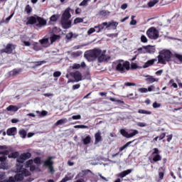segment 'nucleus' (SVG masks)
<instances>
[{
	"label": "nucleus",
	"mask_w": 182,
	"mask_h": 182,
	"mask_svg": "<svg viewBox=\"0 0 182 182\" xmlns=\"http://www.w3.org/2000/svg\"><path fill=\"white\" fill-rule=\"evenodd\" d=\"M70 12L73 13L75 11L68 7L62 14L60 23L63 29H69V28L72 27V21L69 20L70 18H72V14H70Z\"/></svg>",
	"instance_id": "obj_1"
},
{
	"label": "nucleus",
	"mask_w": 182,
	"mask_h": 182,
	"mask_svg": "<svg viewBox=\"0 0 182 182\" xmlns=\"http://www.w3.org/2000/svg\"><path fill=\"white\" fill-rule=\"evenodd\" d=\"M114 70L118 73H126L128 70H130V62L124 60H117L114 62Z\"/></svg>",
	"instance_id": "obj_2"
},
{
	"label": "nucleus",
	"mask_w": 182,
	"mask_h": 182,
	"mask_svg": "<svg viewBox=\"0 0 182 182\" xmlns=\"http://www.w3.org/2000/svg\"><path fill=\"white\" fill-rule=\"evenodd\" d=\"M172 55L170 50L160 51L159 55L157 56L158 63L166 65V62H171Z\"/></svg>",
	"instance_id": "obj_3"
},
{
	"label": "nucleus",
	"mask_w": 182,
	"mask_h": 182,
	"mask_svg": "<svg viewBox=\"0 0 182 182\" xmlns=\"http://www.w3.org/2000/svg\"><path fill=\"white\" fill-rule=\"evenodd\" d=\"M102 53V50L98 48H94L92 50H90L85 51L84 53V58L88 60V62H93V60H96L97 57Z\"/></svg>",
	"instance_id": "obj_4"
},
{
	"label": "nucleus",
	"mask_w": 182,
	"mask_h": 182,
	"mask_svg": "<svg viewBox=\"0 0 182 182\" xmlns=\"http://www.w3.org/2000/svg\"><path fill=\"white\" fill-rule=\"evenodd\" d=\"M29 176H31V172L21 166L20 168H17V173L14 176V178L17 182H21L23 181L24 177H29Z\"/></svg>",
	"instance_id": "obj_5"
},
{
	"label": "nucleus",
	"mask_w": 182,
	"mask_h": 182,
	"mask_svg": "<svg viewBox=\"0 0 182 182\" xmlns=\"http://www.w3.org/2000/svg\"><path fill=\"white\" fill-rule=\"evenodd\" d=\"M146 35L149 39H153L154 41H156L159 39L160 37V33L159 32V30L156 28V27H151L146 31Z\"/></svg>",
	"instance_id": "obj_6"
},
{
	"label": "nucleus",
	"mask_w": 182,
	"mask_h": 182,
	"mask_svg": "<svg viewBox=\"0 0 182 182\" xmlns=\"http://www.w3.org/2000/svg\"><path fill=\"white\" fill-rule=\"evenodd\" d=\"M154 151L152 152L151 157H149V161L151 164L157 163V161H161L162 157L160 156V150L159 148H154Z\"/></svg>",
	"instance_id": "obj_7"
},
{
	"label": "nucleus",
	"mask_w": 182,
	"mask_h": 182,
	"mask_svg": "<svg viewBox=\"0 0 182 182\" xmlns=\"http://www.w3.org/2000/svg\"><path fill=\"white\" fill-rule=\"evenodd\" d=\"M53 156H48L46 161H43V167H48L50 174L55 173V168H53L54 162Z\"/></svg>",
	"instance_id": "obj_8"
},
{
	"label": "nucleus",
	"mask_w": 182,
	"mask_h": 182,
	"mask_svg": "<svg viewBox=\"0 0 182 182\" xmlns=\"http://www.w3.org/2000/svg\"><path fill=\"white\" fill-rule=\"evenodd\" d=\"M132 132H133L129 134L126 129H120V134H122L123 137H126V139H132V137H134L136 134H139V131L137 129H133Z\"/></svg>",
	"instance_id": "obj_9"
},
{
	"label": "nucleus",
	"mask_w": 182,
	"mask_h": 182,
	"mask_svg": "<svg viewBox=\"0 0 182 182\" xmlns=\"http://www.w3.org/2000/svg\"><path fill=\"white\" fill-rule=\"evenodd\" d=\"M16 48V46L12 43H8L5 48L0 50L1 53H6L7 55H11L14 52V49Z\"/></svg>",
	"instance_id": "obj_10"
},
{
	"label": "nucleus",
	"mask_w": 182,
	"mask_h": 182,
	"mask_svg": "<svg viewBox=\"0 0 182 182\" xmlns=\"http://www.w3.org/2000/svg\"><path fill=\"white\" fill-rule=\"evenodd\" d=\"M31 157H32V154H31L30 152L23 153L17 158L16 161L17 163L23 164L25 162L26 160H29Z\"/></svg>",
	"instance_id": "obj_11"
},
{
	"label": "nucleus",
	"mask_w": 182,
	"mask_h": 182,
	"mask_svg": "<svg viewBox=\"0 0 182 182\" xmlns=\"http://www.w3.org/2000/svg\"><path fill=\"white\" fill-rule=\"evenodd\" d=\"M70 75L75 79V80H73L72 82H80V80H85V78H83V80L82 79V73L79 71L70 73Z\"/></svg>",
	"instance_id": "obj_12"
},
{
	"label": "nucleus",
	"mask_w": 182,
	"mask_h": 182,
	"mask_svg": "<svg viewBox=\"0 0 182 182\" xmlns=\"http://www.w3.org/2000/svg\"><path fill=\"white\" fill-rule=\"evenodd\" d=\"M143 48L146 51L142 52V53H156V47L154 46H143Z\"/></svg>",
	"instance_id": "obj_13"
},
{
	"label": "nucleus",
	"mask_w": 182,
	"mask_h": 182,
	"mask_svg": "<svg viewBox=\"0 0 182 182\" xmlns=\"http://www.w3.org/2000/svg\"><path fill=\"white\" fill-rule=\"evenodd\" d=\"M88 173H90V170L89 169L82 171L77 173L76 178H80V180L85 181V178H86V176H87Z\"/></svg>",
	"instance_id": "obj_14"
},
{
	"label": "nucleus",
	"mask_w": 182,
	"mask_h": 182,
	"mask_svg": "<svg viewBox=\"0 0 182 182\" xmlns=\"http://www.w3.org/2000/svg\"><path fill=\"white\" fill-rule=\"evenodd\" d=\"M38 16H31L27 17V21L26 22V25H35L37 23Z\"/></svg>",
	"instance_id": "obj_15"
},
{
	"label": "nucleus",
	"mask_w": 182,
	"mask_h": 182,
	"mask_svg": "<svg viewBox=\"0 0 182 182\" xmlns=\"http://www.w3.org/2000/svg\"><path fill=\"white\" fill-rule=\"evenodd\" d=\"M37 22H38V23L36 24L37 28H42V26H46L47 23L46 20L39 16H37Z\"/></svg>",
	"instance_id": "obj_16"
},
{
	"label": "nucleus",
	"mask_w": 182,
	"mask_h": 182,
	"mask_svg": "<svg viewBox=\"0 0 182 182\" xmlns=\"http://www.w3.org/2000/svg\"><path fill=\"white\" fill-rule=\"evenodd\" d=\"M70 68V69H73V70L80 69V68H82L83 69L84 68H86V63L85 62H82L80 64L74 63Z\"/></svg>",
	"instance_id": "obj_17"
},
{
	"label": "nucleus",
	"mask_w": 182,
	"mask_h": 182,
	"mask_svg": "<svg viewBox=\"0 0 182 182\" xmlns=\"http://www.w3.org/2000/svg\"><path fill=\"white\" fill-rule=\"evenodd\" d=\"M154 62H157V58L149 60L147 62H146L143 65L144 69H147V68H149V66H153V65H154Z\"/></svg>",
	"instance_id": "obj_18"
},
{
	"label": "nucleus",
	"mask_w": 182,
	"mask_h": 182,
	"mask_svg": "<svg viewBox=\"0 0 182 182\" xmlns=\"http://www.w3.org/2000/svg\"><path fill=\"white\" fill-rule=\"evenodd\" d=\"M119 26V23L117 21H112L107 23L106 29H109V28H112V29H117V26Z\"/></svg>",
	"instance_id": "obj_19"
},
{
	"label": "nucleus",
	"mask_w": 182,
	"mask_h": 182,
	"mask_svg": "<svg viewBox=\"0 0 182 182\" xmlns=\"http://www.w3.org/2000/svg\"><path fill=\"white\" fill-rule=\"evenodd\" d=\"M95 144H98L100 143V141H102L103 138H102V133L100 132H97V133L95 134Z\"/></svg>",
	"instance_id": "obj_20"
},
{
	"label": "nucleus",
	"mask_w": 182,
	"mask_h": 182,
	"mask_svg": "<svg viewBox=\"0 0 182 182\" xmlns=\"http://www.w3.org/2000/svg\"><path fill=\"white\" fill-rule=\"evenodd\" d=\"M16 127H15L9 128L6 131L7 136H15V134H16Z\"/></svg>",
	"instance_id": "obj_21"
},
{
	"label": "nucleus",
	"mask_w": 182,
	"mask_h": 182,
	"mask_svg": "<svg viewBox=\"0 0 182 182\" xmlns=\"http://www.w3.org/2000/svg\"><path fill=\"white\" fill-rule=\"evenodd\" d=\"M22 68H14L13 70L10 71V76H16V75H19V73H22Z\"/></svg>",
	"instance_id": "obj_22"
},
{
	"label": "nucleus",
	"mask_w": 182,
	"mask_h": 182,
	"mask_svg": "<svg viewBox=\"0 0 182 182\" xmlns=\"http://www.w3.org/2000/svg\"><path fill=\"white\" fill-rule=\"evenodd\" d=\"M98 59V62L102 63V62H106L108 59H110V58L107 57L106 55L102 53L100 54V55L97 58Z\"/></svg>",
	"instance_id": "obj_23"
},
{
	"label": "nucleus",
	"mask_w": 182,
	"mask_h": 182,
	"mask_svg": "<svg viewBox=\"0 0 182 182\" xmlns=\"http://www.w3.org/2000/svg\"><path fill=\"white\" fill-rule=\"evenodd\" d=\"M146 82H147V83H149V84L154 83V82H159V79L154 78V77L151 75H147L146 78Z\"/></svg>",
	"instance_id": "obj_24"
},
{
	"label": "nucleus",
	"mask_w": 182,
	"mask_h": 182,
	"mask_svg": "<svg viewBox=\"0 0 182 182\" xmlns=\"http://www.w3.org/2000/svg\"><path fill=\"white\" fill-rule=\"evenodd\" d=\"M6 110L8 112H18V110H19V108L16 107V105H9L6 108Z\"/></svg>",
	"instance_id": "obj_25"
},
{
	"label": "nucleus",
	"mask_w": 182,
	"mask_h": 182,
	"mask_svg": "<svg viewBox=\"0 0 182 182\" xmlns=\"http://www.w3.org/2000/svg\"><path fill=\"white\" fill-rule=\"evenodd\" d=\"M58 39H60V36L53 34L50 37V43H53V42H56V41H58Z\"/></svg>",
	"instance_id": "obj_26"
},
{
	"label": "nucleus",
	"mask_w": 182,
	"mask_h": 182,
	"mask_svg": "<svg viewBox=\"0 0 182 182\" xmlns=\"http://www.w3.org/2000/svg\"><path fill=\"white\" fill-rule=\"evenodd\" d=\"M65 123H68V119L63 118L57 121L55 124V126H60V124H65Z\"/></svg>",
	"instance_id": "obj_27"
},
{
	"label": "nucleus",
	"mask_w": 182,
	"mask_h": 182,
	"mask_svg": "<svg viewBox=\"0 0 182 182\" xmlns=\"http://www.w3.org/2000/svg\"><path fill=\"white\" fill-rule=\"evenodd\" d=\"M83 144L87 146V144H90V142L92 141V137L90 135L87 136L83 140Z\"/></svg>",
	"instance_id": "obj_28"
},
{
	"label": "nucleus",
	"mask_w": 182,
	"mask_h": 182,
	"mask_svg": "<svg viewBox=\"0 0 182 182\" xmlns=\"http://www.w3.org/2000/svg\"><path fill=\"white\" fill-rule=\"evenodd\" d=\"M133 141H134V140L129 141L127 142L124 146H121L119 149V152L123 151V150H124V149H127V147H129L132 144V143H133Z\"/></svg>",
	"instance_id": "obj_29"
},
{
	"label": "nucleus",
	"mask_w": 182,
	"mask_h": 182,
	"mask_svg": "<svg viewBox=\"0 0 182 182\" xmlns=\"http://www.w3.org/2000/svg\"><path fill=\"white\" fill-rule=\"evenodd\" d=\"M15 14V13L11 14L9 17H7L6 18V21L1 20L0 21V25H2V23H9V21H11V19H12V18L14 17V15Z\"/></svg>",
	"instance_id": "obj_30"
},
{
	"label": "nucleus",
	"mask_w": 182,
	"mask_h": 182,
	"mask_svg": "<svg viewBox=\"0 0 182 182\" xmlns=\"http://www.w3.org/2000/svg\"><path fill=\"white\" fill-rule=\"evenodd\" d=\"M33 50H36V52H38V50H41V49H42V47L38 43H34L33 44Z\"/></svg>",
	"instance_id": "obj_31"
},
{
	"label": "nucleus",
	"mask_w": 182,
	"mask_h": 182,
	"mask_svg": "<svg viewBox=\"0 0 182 182\" xmlns=\"http://www.w3.org/2000/svg\"><path fill=\"white\" fill-rule=\"evenodd\" d=\"M19 157V152L15 151L9 155V159H18Z\"/></svg>",
	"instance_id": "obj_32"
},
{
	"label": "nucleus",
	"mask_w": 182,
	"mask_h": 182,
	"mask_svg": "<svg viewBox=\"0 0 182 182\" xmlns=\"http://www.w3.org/2000/svg\"><path fill=\"white\" fill-rule=\"evenodd\" d=\"M109 100L111 102H116L118 105H124V101L122 100H116L115 98L109 97Z\"/></svg>",
	"instance_id": "obj_33"
},
{
	"label": "nucleus",
	"mask_w": 182,
	"mask_h": 182,
	"mask_svg": "<svg viewBox=\"0 0 182 182\" xmlns=\"http://www.w3.org/2000/svg\"><path fill=\"white\" fill-rule=\"evenodd\" d=\"M33 161V163H35V164H37L38 166H41V164H42V159H41V157H36Z\"/></svg>",
	"instance_id": "obj_34"
},
{
	"label": "nucleus",
	"mask_w": 182,
	"mask_h": 182,
	"mask_svg": "<svg viewBox=\"0 0 182 182\" xmlns=\"http://www.w3.org/2000/svg\"><path fill=\"white\" fill-rule=\"evenodd\" d=\"M24 11L26 12V14H28V15H30V14L32 12V7L28 4L26 6Z\"/></svg>",
	"instance_id": "obj_35"
},
{
	"label": "nucleus",
	"mask_w": 182,
	"mask_h": 182,
	"mask_svg": "<svg viewBox=\"0 0 182 182\" xmlns=\"http://www.w3.org/2000/svg\"><path fill=\"white\" fill-rule=\"evenodd\" d=\"M19 135L21 136V137H22V139H25L26 137V131H25V129H21L18 132Z\"/></svg>",
	"instance_id": "obj_36"
},
{
	"label": "nucleus",
	"mask_w": 182,
	"mask_h": 182,
	"mask_svg": "<svg viewBox=\"0 0 182 182\" xmlns=\"http://www.w3.org/2000/svg\"><path fill=\"white\" fill-rule=\"evenodd\" d=\"M156 4H159V0H153L148 3V6L149 8H153Z\"/></svg>",
	"instance_id": "obj_37"
},
{
	"label": "nucleus",
	"mask_w": 182,
	"mask_h": 182,
	"mask_svg": "<svg viewBox=\"0 0 182 182\" xmlns=\"http://www.w3.org/2000/svg\"><path fill=\"white\" fill-rule=\"evenodd\" d=\"M138 113H139V114H151V111H147L144 109H139Z\"/></svg>",
	"instance_id": "obj_38"
},
{
	"label": "nucleus",
	"mask_w": 182,
	"mask_h": 182,
	"mask_svg": "<svg viewBox=\"0 0 182 182\" xmlns=\"http://www.w3.org/2000/svg\"><path fill=\"white\" fill-rule=\"evenodd\" d=\"M0 182H17L14 178V176H10L8 180L5 179L3 181H0Z\"/></svg>",
	"instance_id": "obj_39"
},
{
	"label": "nucleus",
	"mask_w": 182,
	"mask_h": 182,
	"mask_svg": "<svg viewBox=\"0 0 182 182\" xmlns=\"http://www.w3.org/2000/svg\"><path fill=\"white\" fill-rule=\"evenodd\" d=\"M105 26L107 28V22H103L101 24H98V27H100V31H101V32L105 29Z\"/></svg>",
	"instance_id": "obj_40"
},
{
	"label": "nucleus",
	"mask_w": 182,
	"mask_h": 182,
	"mask_svg": "<svg viewBox=\"0 0 182 182\" xmlns=\"http://www.w3.org/2000/svg\"><path fill=\"white\" fill-rule=\"evenodd\" d=\"M80 120L82 119V116L80 114L78 115H73L71 118H69L68 120Z\"/></svg>",
	"instance_id": "obj_41"
},
{
	"label": "nucleus",
	"mask_w": 182,
	"mask_h": 182,
	"mask_svg": "<svg viewBox=\"0 0 182 182\" xmlns=\"http://www.w3.org/2000/svg\"><path fill=\"white\" fill-rule=\"evenodd\" d=\"M31 166H33V159H30L26 163V167L27 168H28V167H31Z\"/></svg>",
	"instance_id": "obj_42"
},
{
	"label": "nucleus",
	"mask_w": 182,
	"mask_h": 182,
	"mask_svg": "<svg viewBox=\"0 0 182 182\" xmlns=\"http://www.w3.org/2000/svg\"><path fill=\"white\" fill-rule=\"evenodd\" d=\"M83 22V18H80V17H77L75 20H74V24L76 25L77 23H80Z\"/></svg>",
	"instance_id": "obj_43"
},
{
	"label": "nucleus",
	"mask_w": 182,
	"mask_h": 182,
	"mask_svg": "<svg viewBox=\"0 0 182 182\" xmlns=\"http://www.w3.org/2000/svg\"><path fill=\"white\" fill-rule=\"evenodd\" d=\"M34 63L36 64V67H38V66H41V65L46 63V60L36 61V62H34Z\"/></svg>",
	"instance_id": "obj_44"
},
{
	"label": "nucleus",
	"mask_w": 182,
	"mask_h": 182,
	"mask_svg": "<svg viewBox=\"0 0 182 182\" xmlns=\"http://www.w3.org/2000/svg\"><path fill=\"white\" fill-rule=\"evenodd\" d=\"M138 68H139V65H137V63H131L130 69H132V70H134V69H138Z\"/></svg>",
	"instance_id": "obj_45"
},
{
	"label": "nucleus",
	"mask_w": 182,
	"mask_h": 182,
	"mask_svg": "<svg viewBox=\"0 0 182 182\" xmlns=\"http://www.w3.org/2000/svg\"><path fill=\"white\" fill-rule=\"evenodd\" d=\"M164 178V171L159 172V181H161Z\"/></svg>",
	"instance_id": "obj_46"
},
{
	"label": "nucleus",
	"mask_w": 182,
	"mask_h": 182,
	"mask_svg": "<svg viewBox=\"0 0 182 182\" xmlns=\"http://www.w3.org/2000/svg\"><path fill=\"white\" fill-rule=\"evenodd\" d=\"M134 18H136V16H132V21H130V25H137V21L134 20Z\"/></svg>",
	"instance_id": "obj_47"
},
{
	"label": "nucleus",
	"mask_w": 182,
	"mask_h": 182,
	"mask_svg": "<svg viewBox=\"0 0 182 182\" xmlns=\"http://www.w3.org/2000/svg\"><path fill=\"white\" fill-rule=\"evenodd\" d=\"M147 37H146V36L142 35L141 36V42H142L143 43H147Z\"/></svg>",
	"instance_id": "obj_48"
},
{
	"label": "nucleus",
	"mask_w": 182,
	"mask_h": 182,
	"mask_svg": "<svg viewBox=\"0 0 182 182\" xmlns=\"http://www.w3.org/2000/svg\"><path fill=\"white\" fill-rule=\"evenodd\" d=\"M49 40L48 38H44L40 41V43L41 45H47V43H48Z\"/></svg>",
	"instance_id": "obj_49"
},
{
	"label": "nucleus",
	"mask_w": 182,
	"mask_h": 182,
	"mask_svg": "<svg viewBox=\"0 0 182 182\" xmlns=\"http://www.w3.org/2000/svg\"><path fill=\"white\" fill-rule=\"evenodd\" d=\"M82 51H76L73 53V56H75L76 58L82 55Z\"/></svg>",
	"instance_id": "obj_50"
},
{
	"label": "nucleus",
	"mask_w": 182,
	"mask_h": 182,
	"mask_svg": "<svg viewBox=\"0 0 182 182\" xmlns=\"http://www.w3.org/2000/svg\"><path fill=\"white\" fill-rule=\"evenodd\" d=\"M50 21L51 22H56V21H58V16H56V15H53L50 18Z\"/></svg>",
	"instance_id": "obj_51"
},
{
	"label": "nucleus",
	"mask_w": 182,
	"mask_h": 182,
	"mask_svg": "<svg viewBox=\"0 0 182 182\" xmlns=\"http://www.w3.org/2000/svg\"><path fill=\"white\" fill-rule=\"evenodd\" d=\"M175 58H176V59H178L179 61L181 62V63H182V55L181 54L178 53H175Z\"/></svg>",
	"instance_id": "obj_52"
},
{
	"label": "nucleus",
	"mask_w": 182,
	"mask_h": 182,
	"mask_svg": "<svg viewBox=\"0 0 182 182\" xmlns=\"http://www.w3.org/2000/svg\"><path fill=\"white\" fill-rule=\"evenodd\" d=\"M62 75V73L60 71H55L53 73V77H59Z\"/></svg>",
	"instance_id": "obj_53"
},
{
	"label": "nucleus",
	"mask_w": 182,
	"mask_h": 182,
	"mask_svg": "<svg viewBox=\"0 0 182 182\" xmlns=\"http://www.w3.org/2000/svg\"><path fill=\"white\" fill-rule=\"evenodd\" d=\"M166 132H163L162 134H160V136H158L159 140H163L166 137Z\"/></svg>",
	"instance_id": "obj_54"
},
{
	"label": "nucleus",
	"mask_w": 182,
	"mask_h": 182,
	"mask_svg": "<svg viewBox=\"0 0 182 182\" xmlns=\"http://www.w3.org/2000/svg\"><path fill=\"white\" fill-rule=\"evenodd\" d=\"M136 125L139 127H146V126H147V124L144 123V122H138L136 124Z\"/></svg>",
	"instance_id": "obj_55"
},
{
	"label": "nucleus",
	"mask_w": 182,
	"mask_h": 182,
	"mask_svg": "<svg viewBox=\"0 0 182 182\" xmlns=\"http://www.w3.org/2000/svg\"><path fill=\"white\" fill-rule=\"evenodd\" d=\"M161 106V105L159 103H157V102H155L153 103L154 109H157V108L160 107Z\"/></svg>",
	"instance_id": "obj_56"
},
{
	"label": "nucleus",
	"mask_w": 182,
	"mask_h": 182,
	"mask_svg": "<svg viewBox=\"0 0 182 182\" xmlns=\"http://www.w3.org/2000/svg\"><path fill=\"white\" fill-rule=\"evenodd\" d=\"M95 28H90L88 31H87V35H92V33H95Z\"/></svg>",
	"instance_id": "obj_57"
},
{
	"label": "nucleus",
	"mask_w": 182,
	"mask_h": 182,
	"mask_svg": "<svg viewBox=\"0 0 182 182\" xmlns=\"http://www.w3.org/2000/svg\"><path fill=\"white\" fill-rule=\"evenodd\" d=\"M139 92L141 93H147L148 90L147 88L142 87L139 89Z\"/></svg>",
	"instance_id": "obj_58"
},
{
	"label": "nucleus",
	"mask_w": 182,
	"mask_h": 182,
	"mask_svg": "<svg viewBox=\"0 0 182 182\" xmlns=\"http://www.w3.org/2000/svg\"><path fill=\"white\" fill-rule=\"evenodd\" d=\"M156 89V87H154V85H151L148 87L147 90L148 92H153Z\"/></svg>",
	"instance_id": "obj_59"
},
{
	"label": "nucleus",
	"mask_w": 182,
	"mask_h": 182,
	"mask_svg": "<svg viewBox=\"0 0 182 182\" xmlns=\"http://www.w3.org/2000/svg\"><path fill=\"white\" fill-rule=\"evenodd\" d=\"M118 177H120V178H124V177H126V174L124 173V171H122L117 175Z\"/></svg>",
	"instance_id": "obj_60"
},
{
	"label": "nucleus",
	"mask_w": 182,
	"mask_h": 182,
	"mask_svg": "<svg viewBox=\"0 0 182 182\" xmlns=\"http://www.w3.org/2000/svg\"><path fill=\"white\" fill-rule=\"evenodd\" d=\"M79 6H87V3L85 0H83L80 4Z\"/></svg>",
	"instance_id": "obj_61"
},
{
	"label": "nucleus",
	"mask_w": 182,
	"mask_h": 182,
	"mask_svg": "<svg viewBox=\"0 0 182 182\" xmlns=\"http://www.w3.org/2000/svg\"><path fill=\"white\" fill-rule=\"evenodd\" d=\"M133 171V169H127L126 171H124V173H125V176H129Z\"/></svg>",
	"instance_id": "obj_62"
},
{
	"label": "nucleus",
	"mask_w": 182,
	"mask_h": 182,
	"mask_svg": "<svg viewBox=\"0 0 182 182\" xmlns=\"http://www.w3.org/2000/svg\"><path fill=\"white\" fill-rule=\"evenodd\" d=\"M80 87V84H76L73 85V90H76Z\"/></svg>",
	"instance_id": "obj_63"
},
{
	"label": "nucleus",
	"mask_w": 182,
	"mask_h": 182,
	"mask_svg": "<svg viewBox=\"0 0 182 182\" xmlns=\"http://www.w3.org/2000/svg\"><path fill=\"white\" fill-rule=\"evenodd\" d=\"M125 86H136V83L134 82H125Z\"/></svg>",
	"instance_id": "obj_64"
}]
</instances>
